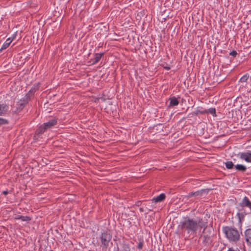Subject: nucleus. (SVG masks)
<instances>
[{"mask_svg": "<svg viewBox=\"0 0 251 251\" xmlns=\"http://www.w3.org/2000/svg\"><path fill=\"white\" fill-rule=\"evenodd\" d=\"M237 156L239 158L245 160L246 162L251 163V151H248L247 152H239L237 154Z\"/></svg>", "mask_w": 251, "mask_h": 251, "instance_id": "obj_7", "label": "nucleus"}, {"mask_svg": "<svg viewBox=\"0 0 251 251\" xmlns=\"http://www.w3.org/2000/svg\"><path fill=\"white\" fill-rule=\"evenodd\" d=\"M207 226V223L202 222V220L198 222L193 219L189 218L180 222L178 228L184 236L188 238L191 235L195 234L199 227L203 228L202 232L204 233Z\"/></svg>", "mask_w": 251, "mask_h": 251, "instance_id": "obj_1", "label": "nucleus"}, {"mask_svg": "<svg viewBox=\"0 0 251 251\" xmlns=\"http://www.w3.org/2000/svg\"><path fill=\"white\" fill-rule=\"evenodd\" d=\"M164 68L166 70H169L170 69V67L168 66L164 67Z\"/></svg>", "mask_w": 251, "mask_h": 251, "instance_id": "obj_29", "label": "nucleus"}, {"mask_svg": "<svg viewBox=\"0 0 251 251\" xmlns=\"http://www.w3.org/2000/svg\"><path fill=\"white\" fill-rule=\"evenodd\" d=\"M16 220H21L23 221H29L31 220V218L28 216H24L22 215H17L15 217Z\"/></svg>", "mask_w": 251, "mask_h": 251, "instance_id": "obj_17", "label": "nucleus"}, {"mask_svg": "<svg viewBox=\"0 0 251 251\" xmlns=\"http://www.w3.org/2000/svg\"><path fill=\"white\" fill-rule=\"evenodd\" d=\"M201 238H202V242L205 245H208V244H210V243L211 242V239L210 235H209L208 234H206V235L204 234L203 235H202L201 234Z\"/></svg>", "mask_w": 251, "mask_h": 251, "instance_id": "obj_10", "label": "nucleus"}, {"mask_svg": "<svg viewBox=\"0 0 251 251\" xmlns=\"http://www.w3.org/2000/svg\"><path fill=\"white\" fill-rule=\"evenodd\" d=\"M225 165H226V168H227L228 169H232L234 166V164L232 161H227V162H226Z\"/></svg>", "mask_w": 251, "mask_h": 251, "instance_id": "obj_21", "label": "nucleus"}, {"mask_svg": "<svg viewBox=\"0 0 251 251\" xmlns=\"http://www.w3.org/2000/svg\"><path fill=\"white\" fill-rule=\"evenodd\" d=\"M9 109V106L5 102L0 101V116H4Z\"/></svg>", "mask_w": 251, "mask_h": 251, "instance_id": "obj_8", "label": "nucleus"}, {"mask_svg": "<svg viewBox=\"0 0 251 251\" xmlns=\"http://www.w3.org/2000/svg\"><path fill=\"white\" fill-rule=\"evenodd\" d=\"M8 124V121L7 120L0 118V126L4 125H6Z\"/></svg>", "mask_w": 251, "mask_h": 251, "instance_id": "obj_23", "label": "nucleus"}, {"mask_svg": "<svg viewBox=\"0 0 251 251\" xmlns=\"http://www.w3.org/2000/svg\"><path fill=\"white\" fill-rule=\"evenodd\" d=\"M10 38H11V39H13V40L14 39V37H12V38L10 37Z\"/></svg>", "mask_w": 251, "mask_h": 251, "instance_id": "obj_30", "label": "nucleus"}, {"mask_svg": "<svg viewBox=\"0 0 251 251\" xmlns=\"http://www.w3.org/2000/svg\"><path fill=\"white\" fill-rule=\"evenodd\" d=\"M104 55V53H96L95 54V57H94V61L93 62V64H96L98 63L100 59H101V57Z\"/></svg>", "mask_w": 251, "mask_h": 251, "instance_id": "obj_15", "label": "nucleus"}, {"mask_svg": "<svg viewBox=\"0 0 251 251\" xmlns=\"http://www.w3.org/2000/svg\"><path fill=\"white\" fill-rule=\"evenodd\" d=\"M170 105L169 106L173 107L176 106L178 104L179 101L175 97H173L170 98Z\"/></svg>", "mask_w": 251, "mask_h": 251, "instance_id": "obj_13", "label": "nucleus"}, {"mask_svg": "<svg viewBox=\"0 0 251 251\" xmlns=\"http://www.w3.org/2000/svg\"><path fill=\"white\" fill-rule=\"evenodd\" d=\"M208 111L212 115H216V110L214 108H210L208 109Z\"/></svg>", "mask_w": 251, "mask_h": 251, "instance_id": "obj_24", "label": "nucleus"}, {"mask_svg": "<svg viewBox=\"0 0 251 251\" xmlns=\"http://www.w3.org/2000/svg\"><path fill=\"white\" fill-rule=\"evenodd\" d=\"M235 168L237 171H240L242 172H244L247 170V167L245 166H244L243 165H241V164H237V165H235Z\"/></svg>", "mask_w": 251, "mask_h": 251, "instance_id": "obj_16", "label": "nucleus"}, {"mask_svg": "<svg viewBox=\"0 0 251 251\" xmlns=\"http://www.w3.org/2000/svg\"><path fill=\"white\" fill-rule=\"evenodd\" d=\"M30 94H26L25 96L18 101L17 103V108L19 110H22L30 100Z\"/></svg>", "mask_w": 251, "mask_h": 251, "instance_id": "obj_6", "label": "nucleus"}, {"mask_svg": "<svg viewBox=\"0 0 251 251\" xmlns=\"http://www.w3.org/2000/svg\"><path fill=\"white\" fill-rule=\"evenodd\" d=\"M112 236L110 233L107 232H103L100 237L101 243L103 247L106 249L109 245V243L111 241Z\"/></svg>", "mask_w": 251, "mask_h": 251, "instance_id": "obj_5", "label": "nucleus"}, {"mask_svg": "<svg viewBox=\"0 0 251 251\" xmlns=\"http://www.w3.org/2000/svg\"><path fill=\"white\" fill-rule=\"evenodd\" d=\"M227 251H240L238 249H237V250H234V249H233L232 248H229Z\"/></svg>", "mask_w": 251, "mask_h": 251, "instance_id": "obj_27", "label": "nucleus"}, {"mask_svg": "<svg viewBox=\"0 0 251 251\" xmlns=\"http://www.w3.org/2000/svg\"><path fill=\"white\" fill-rule=\"evenodd\" d=\"M12 41L13 39H11L10 37L8 38L2 45L1 48L0 49V51H1L2 50L7 49L12 42Z\"/></svg>", "mask_w": 251, "mask_h": 251, "instance_id": "obj_12", "label": "nucleus"}, {"mask_svg": "<svg viewBox=\"0 0 251 251\" xmlns=\"http://www.w3.org/2000/svg\"><path fill=\"white\" fill-rule=\"evenodd\" d=\"M39 88L38 85H34L33 87L31 88V89L29 90V92L27 94H30V98L31 97V95L35 92Z\"/></svg>", "mask_w": 251, "mask_h": 251, "instance_id": "obj_18", "label": "nucleus"}, {"mask_svg": "<svg viewBox=\"0 0 251 251\" xmlns=\"http://www.w3.org/2000/svg\"><path fill=\"white\" fill-rule=\"evenodd\" d=\"M165 199V195L163 193H162L159 196L153 198L151 201L154 202H158L163 201Z\"/></svg>", "mask_w": 251, "mask_h": 251, "instance_id": "obj_11", "label": "nucleus"}, {"mask_svg": "<svg viewBox=\"0 0 251 251\" xmlns=\"http://www.w3.org/2000/svg\"><path fill=\"white\" fill-rule=\"evenodd\" d=\"M237 54V53L235 50H233L229 53V55L233 56V57H235Z\"/></svg>", "mask_w": 251, "mask_h": 251, "instance_id": "obj_26", "label": "nucleus"}, {"mask_svg": "<svg viewBox=\"0 0 251 251\" xmlns=\"http://www.w3.org/2000/svg\"><path fill=\"white\" fill-rule=\"evenodd\" d=\"M249 75L247 74L241 77V78L239 80V82H245L247 81V80L249 79Z\"/></svg>", "mask_w": 251, "mask_h": 251, "instance_id": "obj_20", "label": "nucleus"}, {"mask_svg": "<svg viewBox=\"0 0 251 251\" xmlns=\"http://www.w3.org/2000/svg\"><path fill=\"white\" fill-rule=\"evenodd\" d=\"M222 231L230 242L236 243L240 240V232L235 227L230 226H224Z\"/></svg>", "mask_w": 251, "mask_h": 251, "instance_id": "obj_2", "label": "nucleus"}, {"mask_svg": "<svg viewBox=\"0 0 251 251\" xmlns=\"http://www.w3.org/2000/svg\"><path fill=\"white\" fill-rule=\"evenodd\" d=\"M2 194L4 195H6L8 194V192L7 191H3Z\"/></svg>", "mask_w": 251, "mask_h": 251, "instance_id": "obj_28", "label": "nucleus"}, {"mask_svg": "<svg viewBox=\"0 0 251 251\" xmlns=\"http://www.w3.org/2000/svg\"><path fill=\"white\" fill-rule=\"evenodd\" d=\"M237 216L238 217L239 219V223L241 226L242 221L244 219V215L242 213L238 212L237 213Z\"/></svg>", "mask_w": 251, "mask_h": 251, "instance_id": "obj_19", "label": "nucleus"}, {"mask_svg": "<svg viewBox=\"0 0 251 251\" xmlns=\"http://www.w3.org/2000/svg\"><path fill=\"white\" fill-rule=\"evenodd\" d=\"M203 190H201V191H198L197 192H191V193H190L188 194V195H187L186 197L187 198V199H189L190 198V197H192V196H201L202 195V192H203Z\"/></svg>", "mask_w": 251, "mask_h": 251, "instance_id": "obj_14", "label": "nucleus"}, {"mask_svg": "<svg viewBox=\"0 0 251 251\" xmlns=\"http://www.w3.org/2000/svg\"><path fill=\"white\" fill-rule=\"evenodd\" d=\"M123 251H130V248L128 244H125L123 245Z\"/></svg>", "mask_w": 251, "mask_h": 251, "instance_id": "obj_22", "label": "nucleus"}, {"mask_svg": "<svg viewBox=\"0 0 251 251\" xmlns=\"http://www.w3.org/2000/svg\"><path fill=\"white\" fill-rule=\"evenodd\" d=\"M244 207L249 208V210L246 214H251V201L246 196L244 197L239 203L237 208L239 211H242L244 210Z\"/></svg>", "mask_w": 251, "mask_h": 251, "instance_id": "obj_4", "label": "nucleus"}, {"mask_svg": "<svg viewBox=\"0 0 251 251\" xmlns=\"http://www.w3.org/2000/svg\"><path fill=\"white\" fill-rule=\"evenodd\" d=\"M143 240H142V241H141L139 243H138V245L137 246V248L138 249H142L143 247Z\"/></svg>", "mask_w": 251, "mask_h": 251, "instance_id": "obj_25", "label": "nucleus"}, {"mask_svg": "<svg viewBox=\"0 0 251 251\" xmlns=\"http://www.w3.org/2000/svg\"><path fill=\"white\" fill-rule=\"evenodd\" d=\"M57 124V119L52 118L48 122L41 125L36 131V134L38 135L42 134L47 130L51 128Z\"/></svg>", "mask_w": 251, "mask_h": 251, "instance_id": "obj_3", "label": "nucleus"}, {"mask_svg": "<svg viewBox=\"0 0 251 251\" xmlns=\"http://www.w3.org/2000/svg\"><path fill=\"white\" fill-rule=\"evenodd\" d=\"M244 233L247 244L251 246V228L246 229Z\"/></svg>", "mask_w": 251, "mask_h": 251, "instance_id": "obj_9", "label": "nucleus"}]
</instances>
